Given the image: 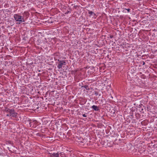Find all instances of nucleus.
Returning <instances> with one entry per match:
<instances>
[{"label":"nucleus","instance_id":"2","mask_svg":"<svg viewBox=\"0 0 157 157\" xmlns=\"http://www.w3.org/2000/svg\"><path fill=\"white\" fill-rule=\"evenodd\" d=\"M13 18L16 21L18 22L19 24H21L22 22L25 21L24 17L20 15L19 13L14 14Z\"/></svg>","mask_w":157,"mask_h":157},{"label":"nucleus","instance_id":"14","mask_svg":"<svg viewBox=\"0 0 157 157\" xmlns=\"http://www.w3.org/2000/svg\"><path fill=\"white\" fill-rule=\"evenodd\" d=\"M87 113H85L82 114V116L84 117H87Z\"/></svg>","mask_w":157,"mask_h":157},{"label":"nucleus","instance_id":"10","mask_svg":"<svg viewBox=\"0 0 157 157\" xmlns=\"http://www.w3.org/2000/svg\"><path fill=\"white\" fill-rule=\"evenodd\" d=\"M88 13L90 15V16H93V15H95V14L92 11H89Z\"/></svg>","mask_w":157,"mask_h":157},{"label":"nucleus","instance_id":"15","mask_svg":"<svg viewBox=\"0 0 157 157\" xmlns=\"http://www.w3.org/2000/svg\"><path fill=\"white\" fill-rule=\"evenodd\" d=\"M125 10H127L128 12H129L130 10V9H125Z\"/></svg>","mask_w":157,"mask_h":157},{"label":"nucleus","instance_id":"17","mask_svg":"<svg viewBox=\"0 0 157 157\" xmlns=\"http://www.w3.org/2000/svg\"><path fill=\"white\" fill-rule=\"evenodd\" d=\"M113 37V36L111 35L110 36V38H112Z\"/></svg>","mask_w":157,"mask_h":157},{"label":"nucleus","instance_id":"11","mask_svg":"<svg viewBox=\"0 0 157 157\" xmlns=\"http://www.w3.org/2000/svg\"><path fill=\"white\" fill-rule=\"evenodd\" d=\"M60 157H66L65 154L63 152L60 153Z\"/></svg>","mask_w":157,"mask_h":157},{"label":"nucleus","instance_id":"19","mask_svg":"<svg viewBox=\"0 0 157 157\" xmlns=\"http://www.w3.org/2000/svg\"><path fill=\"white\" fill-rule=\"evenodd\" d=\"M8 150H9V151H10V150H9V148L8 147Z\"/></svg>","mask_w":157,"mask_h":157},{"label":"nucleus","instance_id":"9","mask_svg":"<svg viewBox=\"0 0 157 157\" xmlns=\"http://www.w3.org/2000/svg\"><path fill=\"white\" fill-rule=\"evenodd\" d=\"M6 144H10L12 146H13V142L11 140H9V141H7Z\"/></svg>","mask_w":157,"mask_h":157},{"label":"nucleus","instance_id":"5","mask_svg":"<svg viewBox=\"0 0 157 157\" xmlns=\"http://www.w3.org/2000/svg\"><path fill=\"white\" fill-rule=\"evenodd\" d=\"M86 139H83L82 138L80 137V139H78V142L83 143V145H84L86 144Z\"/></svg>","mask_w":157,"mask_h":157},{"label":"nucleus","instance_id":"16","mask_svg":"<svg viewBox=\"0 0 157 157\" xmlns=\"http://www.w3.org/2000/svg\"><path fill=\"white\" fill-rule=\"evenodd\" d=\"M93 16L95 18L97 17V16L96 14H95V15H93Z\"/></svg>","mask_w":157,"mask_h":157},{"label":"nucleus","instance_id":"18","mask_svg":"<svg viewBox=\"0 0 157 157\" xmlns=\"http://www.w3.org/2000/svg\"><path fill=\"white\" fill-rule=\"evenodd\" d=\"M99 96H101V94H98V95Z\"/></svg>","mask_w":157,"mask_h":157},{"label":"nucleus","instance_id":"6","mask_svg":"<svg viewBox=\"0 0 157 157\" xmlns=\"http://www.w3.org/2000/svg\"><path fill=\"white\" fill-rule=\"evenodd\" d=\"M50 156L51 157H59V154L58 153L51 154Z\"/></svg>","mask_w":157,"mask_h":157},{"label":"nucleus","instance_id":"1","mask_svg":"<svg viewBox=\"0 0 157 157\" xmlns=\"http://www.w3.org/2000/svg\"><path fill=\"white\" fill-rule=\"evenodd\" d=\"M4 111L7 113L6 116L9 117L11 118H16L17 117V113L15 112L13 109H10L8 107H6Z\"/></svg>","mask_w":157,"mask_h":157},{"label":"nucleus","instance_id":"13","mask_svg":"<svg viewBox=\"0 0 157 157\" xmlns=\"http://www.w3.org/2000/svg\"><path fill=\"white\" fill-rule=\"evenodd\" d=\"M28 14V13L27 12H26V11H25L24 13H23V14L24 15H25L26 16H27Z\"/></svg>","mask_w":157,"mask_h":157},{"label":"nucleus","instance_id":"12","mask_svg":"<svg viewBox=\"0 0 157 157\" xmlns=\"http://www.w3.org/2000/svg\"><path fill=\"white\" fill-rule=\"evenodd\" d=\"M94 94L95 95L97 96L98 95L99 93L97 91H95Z\"/></svg>","mask_w":157,"mask_h":157},{"label":"nucleus","instance_id":"20","mask_svg":"<svg viewBox=\"0 0 157 157\" xmlns=\"http://www.w3.org/2000/svg\"><path fill=\"white\" fill-rule=\"evenodd\" d=\"M143 110V109H142V111Z\"/></svg>","mask_w":157,"mask_h":157},{"label":"nucleus","instance_id":"8","mask_svg":"<svg viewBox=\"0 0 157 157\" xmlns=\"http://www.w3.org/2000/svg\"><path fill=\"white\" fill-rule=\"evenodd\" d=\"M81 88H84L86 89V90H89L90 88L89 87V86L87 85H85L84 86H81Z\"/></svg>","mask_w":157,"mask_h":157},{"label":"nucleus","instance_id":"7","mask_svg":"<svg viewBox=\"0 0 157 157\" xmlns=\"http://www.w3.org/2000/svg\"><path fill=\"white\" fill-rule=\"evenodd\" d=\"M92 108L95 111H98L99 110V107L95 105H93L92 107Z\"/></svg>","mask_w":157,"mask_h":157},{"label":"nucleus","instance_id":"4","mask_svg":"<svg viewBox=\"0 0 157 157\" xmlns=\"http://www.w3.org/2000/svg\"><path fill=\"white\" fill-rule=\"evenodd\" d=\"M29 122L30 126L31 127L35 128L37 126V122L36 121H32L30 120Z\"/></svg>","mask_w":157,"mask_h":157},{"label":"nucleus","instance_id":"3","mask_svg":"<svg viewBox=\"0 0 157 157\" xmlns=\"http://www.w3.org/2000/svg\"><path fill=\"white\" fill-rule=\"evenodd\" d=\"M58 61H59L57 66V68L58 69L62 68L63 65H65L66 64V62L65 60H59L58 59Z\"/></svg>","mask_w":157,"mask_h":157}]
</instances>
